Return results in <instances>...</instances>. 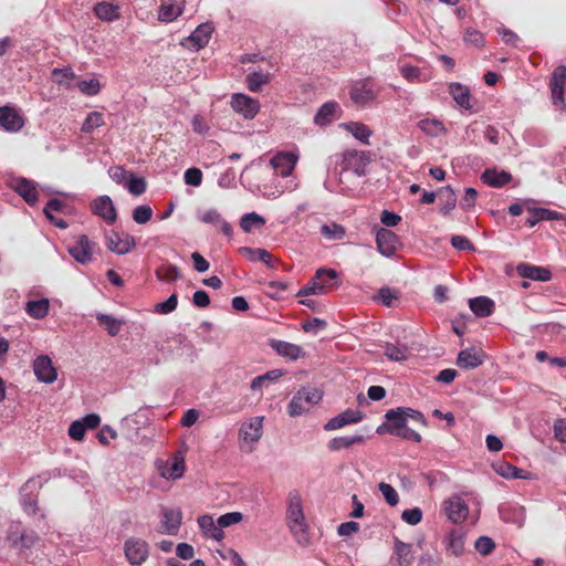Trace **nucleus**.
<instances>
[{"label": "nucleus", "instance_id": "f3484780", "mask_svg": "<svg viewBox=\"0 0 566 566\" xmlns=\"http://www.w3.org/2000/svg\"><path fill=\"white\" fill-rule=\"evenodd\" d=\"M485 353L475 347L461 350L457 357V365L463 369H474L484 363Z\"/></svg>", "mask_w": 566, "mask_h": 566}, {"label": "nucleus", "instance_id": "c85d7f7f", "mask_svg": "<svg viewBox=\"0 0 566 566\" xmlns=\"http://www.w3.org/2000/svg\"><path fill=\"white\" fill-rule=\"evenodd\" d=\"M511 174L504 170L497 171L496 169H485L481 175V180L485 185L494 188H501L505 186L511 181Z\"/></svg>", "mask_w": 566, "mask_h": 566}, {"label": "nucleus", "instance_id": "052dcab7", "mask_svg": "<svg viewBox=\"0 0 566 566\" xmlns=\"http://www.w3.org/2000/svg\"><path fill=\"white\" fill-rule=\"evenodd\" d=\"M198 220L203 223L217 226L222 221V217L216 209H209V210L199 212Z\"/></svg>", "mask_w": 566, "mask_h": 566}, {"label": "nucleus", "instance_id": "a18cd8bd", "mask_svg": "<svg viewBox=\"0 0 566 566\" xmlns=\"http://www.w3.org/2000/svg\"><path fill=\"white\" fill-rule=\"evenodd\" d=\"M240 252L243 255L248 256L251 261H261L270 268L274 266L272 263L271 253L264 249H260V248L254 249V248L243 247L240 249Z\"/></svg>", "mask_w": 566, "mask_h": 566}, {"label": "nucleus", "instance_id": "e433bc0d", "mask_svg": "<svg viewBox=\"0 0 566 566\" xmlns=\"http://www.w3.org/2000/svg\"><path fill=\"white\" fill-rule=\"evenodd\" d=\"M94 13L96 17L104 21H114L119 17V7L115 3L98 2L94 7Z\"/></svg>", "mask_w": 566, "mask_h": 566}, {"label": "nucleus", "instance_id": "ddd939ff", "mask_svg": "<svg viewBox=\"0 0 566 566\" xmlns=\"http://www.w3.org/2000/svg\"><path fill=\"white\" fill-rule=\"evenodd\" d=\"M443 505L448 518L453 523H461L468 517L469 507L461 496L453 495Z\"/></svg>", "mask_w": 566, "mask_h": 566}, {"label": "nucleus", "instance_id": "5701e85b", "mask_svg": "<svg viewBox=\"0 0 566 566\" xmlns=\"http://www.w3.org/2000/svg\"><path fill=\"white\" fill-rule=\"evenodd\" d=\"M361 420V412L359 410L347 409L338 416L328 420L324 426L325 430L332 431L343 428L346 424L356 423Z\"/></svg>", "mask_w": 566, "mask_h": 566}, {"label": "nucleus", "instance_id": "0eeeda50", "mask_svg": "<svg viewBox=\"0 0 566 566\" xmlns=\"http://www.w3.org/2000/svg\"><path fill=\"white\" fill-rule=\"evenodd\" d=\"M149 554L147 542L140 538H128L125 542V555L132 565L143 564Z\"/></svg>", "mask_w": 566, "mask_h": 566}, {"label": "nucleus", "instance_id": "39448f33", "mask_svg": "<svg viewBox=\"0 0 566 566\" xmlns=\"http://www.w3.org/2000/svg\"><path fill=\"white\" fill-rule=\"evenodd\" d=\"M549 87L552 93V102L555 107L564 111L566 104L564 101V92L566 90V66H557L551 76Z\"/></svg>", "mask_w": 566, "mask_h": 566}, {"label": "nucleus", "instance_id": "4d7b16f0", "mask_svg": "<svg viewBox=\"0 0 566 566\" xmlns=\"http://www.w3.org/2000/svg\"><path fill=\"white\" fill-rule=\"evenodd\" d=\"M377 300L385 306L390 307L398 300V293L390 287H381L378 292Z\"/></svg>", "mask_w": 566, "mask_h": 566}, {"label": "nucleus", "instance_id": "a878e982", "mask_svg": "<svg viewBox=\"0 0 566 566\" xmlns=\"http://www.w3.org/2000/svg\"><path fill=\"white\" fill-rule=\"evenodd\" d=\"M394 554L397 566H410L415 560L412 545L400 541L398 537L394 539Z\"/></svg>", "mask_w": 566, "mask_h": 566}, {"label": "nucleus", "instance_id": "13d9d810", "mask_svg": "<svg viewBox=\"0 0 566 566\" xmlns=\"http://www.w3.org/2000/svg\"><path fill=\"white\" fill-rule=\"evenodd\" d=\"M475 549L483 556H488L495 547V543L488 536H481L475 541Z\"/></svg>", "mask_w": 566, "mask_h": 566}, {"label": "nucleus", "instance_id": "7ed1b4c3", "mask_svg": "<svg viewBox=\"0 0 566 566\" xmlns=\"http://www.w3.org/2000/svg\"><path fill=\"white\" fill-rule=\"evenodd\" d=\"M263 433V417H253L244 421L239 430L240 449L251 453Z\"/></svg>", "mask_w": 566, "mask_h": 566}, {"label": "nucleus", "instance_id": "79ce46f5", "mask_svg": "<svg viewBox=\"0 0 566 566\" xmlns=\"http://www.w3.org/2000/svg\"><path fill=\"white\" fill-rule=\"evenodd\" d=\"M361 442H364V437L361 434L337 437L328 442V449L332 451H339Z\"/></svg>", "mask_w": 566, "mask_h": 566}, {"label": "nucleus", "instance_id": "338daca9", "mask_svg": "<svg viewBox=\"0 0 566 566\" xmlns=\"http://www.w3.org/2000/svg\"><path fill=\"white\" fill-rule=\"evenodd\" d=\"M464 41L474 46H482L484 43V36L478 30L468 29L464 34Z\"/></svg>", "mask_w": 566, "mask_h": 566}, {"label": "nucleus", "instance_id": "0e129e2a", "mask_svg": "<svg viewBox=\"0 0 566 566\" xmlns=\"http://www.w3.org/2000/svg\"><path fill=\"white\" fill-rule=\"evenodd\" d=\"M242 518H243V515L240 512H230V513H226V514L221 515L218 518V522H219L220 528L222 530L223 527H229L231 525H234V524L241 522Z\"/></svg>", "mask_w": 566, "mask_h": 566}, {"label": "nucleus", "instance_id": "6e6552de", "mask_svg": "<svg viewBox=\"0 0 566 566\" xmlns=\"http://www.w3.org/2000/svg\"><path fill=\"white\" fill-rule=\"evenodd\" d=\"M212 32L213 27L211 23H201L181 44L189 50L199 51L208 44Z\"/></svg>", "mask_w": 566, "mask_h": 566}, {"label": "nucleus", "instance_id": "bb28decb", "mask_svg": "<svg viewBox=\"0 0 566 566\" xmlns=\"http://www.w3.org/2000/svg\"><path fill=\"white\" fill-rule=\"evenodd\" d=\"M449 93L453 97L454 102L463 109L473 112V105L471 104L470 90L460 84L451 83L449 85Z\"/></svg>", "mask_w": 566, "mask_h": 566}, {"label": "nucleus", "instance_id": "5fc2aeb1", "mask_svg": "<svg viewBox=\"0 0 566 566\" xmlns=\"http://www.w3.org/2000/svg\"><path fill=\"white\" fill-rule=\"evenodd\" d=\"M78 90L88 96H93L99 93L101 84L97 78L83 80L77 83Z\"/></svg>", "mask_w": 566, "mask_h": 566}, {"label": "nucleus", "instance_id": "f704fd0d", "mask_svg": "<svg viewBox=\"0 0 566 566\" xmlns=\"http://www.w3.org/2000/svg\"><path fill=\"white\" fill-rule=\"evenodd\" d=\"M319 232L328 241H340L346 235L345 227L334 221L322 224Z\"/></svg>", "mask_w": 566, "mask_h": 566}, {"label": "nucleus", "instance_id": "cd10ccee", "mask_svg": "<svg viewBox=\"0 0 566 566\" xmlns=\"http://www.w3.org/2000/svg\"><path fill=\"white\" fill-rule=\"evenodd\" d=\"M271 346L276 353L282 356L290 358L292 360H296L301 357H304L305 352L303 348L296 344H292L284 340H272Z\"/></svg>", "mask_w": 566, "mask_h": 566}, {"label": "nucleus", "instance_id": "de8ad7c7", "mask_svg": "<svg viewBox=\"0 0 566 566\" xmlns=\"http://www.w3.org/2000/svg\"><path fill=\"white\" fill-rule=\"evenodd\" d=\"M264 224L265 219L256 212L245 213L240 219V227L245 233L251 232L253 228H262Z\"/></svg>", "mask_w": 566, "mask_h": 566}, {"label": "nucleus", "instance_id": "423d86ee", "mask_svg": "<svg viewBox=\"0 0 566 566\" xmlns=\"http://www.w3.org/2000/svg\"><path fill=\"white\" fill-rule=\"evenodd\" d=\"M349 95L355 104L364 106L377 97L378 90L370 78H366L356 82L352 86Z\"/></svg>", "mask_w": 566, "mask_h": 566}, {"label": "nucleus", "instance_id": "c756f323", "mask_svg": "<svg viewBox=\"0 0 566 566\" xmlns=\"http://www.w3.org/2000/svg\"><path fill=\"white\" fill-rule=\"evenodd\" d=\"M470 310L479 317L490 316L494 310V302L486 296H478L469 300Z\"/></svg>", "mask_w": 566, "mask_h": 566}, {"label": "nucleus", "instance_id": "3c124183", "mask_svg": "<svg viewBox=\"0 0 566 566\" xmlns=\"http://www.w3.org/2000/svg\"><path fill=\"white\" fill-rule=\"evenodd\" d=\"M179 275V269L172 264H165L156 270V276L160 281H176Z\"/></svg>", "mask_w": 566, "mask_h": 566}, {"label": "nucleus", "instance_id": "e2e57ef3", "mask_svg": "<svg viewBox=\"0 0 566 566\" xmlns=\"http://www.w3.org/2000/svg\"><path fill=\"white\" fill-rule=\"evenodd\" d=\"M401 518L409 525H417L422 520V511L419 507L405 510Z\"/></svg>", "mask_w": 566, "mask_h": 566}, {"label": "nucleus", "instance_id": "a211bd4d", "mask_svg": "<svg viewBox=\"0 0 566 566\" xmlns=\"http://www.w3.org/2000/svg\"><path fill=\"white\" fill-rule=\"evenodd\" d=\"M182 521V512L180 509L164 507L161 511V533L176 535L180 528Z\"/></svg>", "mask_w": 566, "mask_h": 566}, {"label": "nucleus", "instance_id": "a19ab883", "mask_svg": "<svg viewBox=\"0 0 566 566\" xmlns=\"http://www.w3.org/2000/svg\"><path fill=\"white\" fill-rule=\"evenodd\" d=\"M338 104L336 102H327L324 103L319 109L317 111L314 122L319 126H324L333 120L334 114L338 108Z\"/></svg>", "mask_w": 566, "mask_h": 566}, {"label": "nucleus", "instance_id": "bf43d9fd", "mask_svg": "<svg viewBox=\"0 0 566 566\" xmlns=\"http://www.w3.org/2000/svg\"><path fill=\"white\" fill-rule=\"evenodd\" d=\"M185 182L189 186L198 187L202 182V172L198 168H188L184 175Z\"/></svg>", "mask_w": 566, "mask_h": 566}, {"label": "nucleus", "instance_id": "412c9836", "mask_svg": "<svg viewBox=\"0 0 566 566\" xmlns=\"http://www.w3.org/2000/svg\"><path fill=\"white\" fill-rule=\"evenodd\" d=\"M298 157L292 153H279L271 159V165L277 175L287 177L292 174Z\"/></svg>", "mask_w": 566, "mask_h": 566}, {"label": "nucleus", "instance_id": "20e7f679", "mask_svg": "<svg viewBox=\"0 0 566 566\" xmlns=\"http://www.w3.org/2000/svg\"><path fill=\"white\" fill-rule=\"evenodd\" d=\"M322 400V392L316 388L303 387L293 396L289 403L291 417H297L308 411Z\"/></svg>", "mask_w": 566, "mask_h": 566}, {"label": "nucleus", "instance_id": "4c0bfd02", "mask_svg": "<svg viewBox=\"0 0 566 566\" xmlns=\"http://www.w3.org/2000/svg\"><path fill=\"white\" fill-rule=\"evenodd\" d=\"M418 127L426 135L438 137L446 134L447 129L443 123L437 118H424L418 122Z\"/></svg>", "mask_w": 566, "mask_h": 566}, {"label": "nucleus", "instance_id": "4468645a", "mask_svg": "<svg viewBox=\"0 0 566 566\" xmlns=\"http://www.w3.org/2000/svg\"><path fill=\"white\" fill-rule=\"evenodd\" d=\"M94 214L103 218L106 223L113 224L117 219V212L108 196H99L91 205Z\"/></svg>", "mask_w": 566, "mask_h": 566}, {"label": "nucleus", "instance_id": "49530a36", "mask_svg": "<svg viewBox=\"0 0 566 566\" xmlns=\"http://www.w3.org/2000/svg\"><path fill=\"white\" fill-rule=\"evenodd\" d=\"M409 355L407 345H397L387 343L385 345V356L392 361H405Z\"/></svg>", "mask_w": 566, "mask_h": 566}, {"label": "nucleus", "instance_id": "69168bd1", "mask_svg": "<svg viewBox=\"0 0 566 566\" xmlns=\"http://www.w3.org/2000/svg\"><path fill=\"white\" fill-rule=\"evenodd\" d=\"M451 244L454 249L459 251H473L474 247L471 241L463 235H453L451 238Z\"/></svg>", "mask_w": 566, "mask_h": 566}, {"label": "nucleus", "instance_id": "c03bdc74", "mask_svg": "<svg viewBox=\"0 0 566 566\" xmlns=\"http://www.w3.org/2000/svg\"><path fill=\"white\" fill-rule=\"evenodd\" d=\"M96 319L98 324L103 326L111 336H116L125 323L123 319H118L107 314H97Z\"/></svg>", "mask_w": 566, "mask_h": 566}, {"label": "nucleus", "instance_id": "37998d69", "mask_svg": "<svg viewBox=\"0 0 566 566\" xmlns=\"http://www.w3.org/2000/svg\"><path fill=\"white\" fill-rule=\"evenodd\" d=\"M465 537L461 531L453 530L448 534V549L455 556H460L464 551Z\"/></svg>", "mask_w": 566, "mask_h": 566}, {"label": "nucleus", "instance_id": "9b49d317", "mask_svg": "<svg viewBox=\"0 0 566 566\" xmlns=\"http://www.w3.org/2000/svg\"><path fill=\"white\" fill-rule=\"evenodd\" d=\"M135 245V238L128 233L120 235L118 232L111 231L106 235V247L116 254H126L132 251Z\"/></svg>", "mask_w": 566, "mask_h": 566}, {"label": "nucleus", "instance_id": "58836bf2", "mask_svg": "<svg viewBox=\"0 0 566 566\" xmlns=\"http://www.w3.org/2000/svg\"><path fill=\"white\" fill-rule=\"evenodd\" d=\"M185 471V460L182 457L175 455L171 463H167L161 469V476L165 479L176 480L179 479Z\"/></svg>", "mask_w": 566, "mask_h": 566}, {"label": "nucleus", "instance_id": "2f4dec72", "mask_svg": "<svg viewBox=\"0 0 566 566\" xmlns=\"http://www.w3.org/2000/svg\"><path fill=\"white\" fill-rule=\"evenodd\" d=\"M185 9V1L180 4L176 3H163L158 10V20L161 22H172L180 17Z\"/></svg>", "mask_w": 566, "mask_h": 566}, {"label": "nucleus", "instance_id": "473e14b6", "mask_svg": "<svg viewBox=\"0 0 566 566\" xmlns=\"http://www.w3.org/2000/svg\"><path fill=\"white\" fill-rule=\"evenodd\" d=\"M492 467L499 475L505 479H527V472L509 462L499 461Z\"/></svg>", "mask_w": 566, "mask_h": 566}, {"label": "nucleus", "instance_id": "774afa93", "mask_svg": "<svg viewBox=\"0 0 566 566\" xmlns=\"http://www.w3.org/2000/svg\"><path fill=\"white\" fill-rule=\"evenodd\" d=\"M85 428L81 420L73 421L69 427V436L76 441H81L85 434Z\"/></svg>", "mask_w": 566, "mask_h": 566}, {"label": "nucleus", "instance_id": "603ef678", "mask_svg": "<svg viewBox=\"0 0 566 566\" xmlns=\"http://www.w3.org/2000/svg\"><path fill=\"white\" fill-rule=\"evenodd\" d=\"M126 189L134 196H140L146 191L147 185L144 178L130 176L125 185Z\"/></svg>", "mask_w": 566, "mask_h": 566}, {"label": "nucleus", "instance_id": "f03ea898", "mask_svg": "<svg viewBox=\"0 0 566 566\" xmlns=\"http://www.w3.org/2000/svg\"><path fill=\"white\" fill-rule=\"evenodd\" d=\"M339 274L333 269L321 268L316 271L314 277L304 285L297 295H321L338 286Z\"/></svg>", "mask_w": 566, "mask_h": 566}, {"label": "nucleus", "instance_id": "6ab92c4d", "mask_svg": "<svg viewBox=\"0 0 566 566\" xmlns=\"http://www.w3.org/2000/svg\"><path fill=\"white\" fill-rule=\"evenodd\" d=\"M376 243L379 253L384 256H392L398 247V237L388 229H380L376 234Z\"/></svg>", "mask_w": 566, "mask_h": 566}, {"label": "nucleus", "instance_id": "1a4fd4ad", "mask_svg": "<svg viewBox=\"0 0 566 566\" xmlns=\"http://www.w3.org/2000/svg\"><path fill=\"white\" fill-rule=\"evenodd\" d=\"M94 247L95 243L91 242L87 235L81 234L74 244L67 248V251L76 262L86 264L92 260Z\"/></svg>", "mask_w": 566, "mask_h": 566}, {"label": "nucleus", "instance_id": "c9c22d12", "mask_svg": "<svg viewBox=\"0 0 566 566\" xmlns=\"http://www.w3.org/2000/svg\"><path fill=\"white\" fill-rule=\"evenodd\" d=\"M344 169L352 168L355 170L357 175H363L365 166V156L363 153L357 150H346L344 153Z\"/></svg>", "mask_w": 566, "mask_h": 566}, {"label": "nucleus", "instance_id": "680f3d73", "mask_svg": "<svg viewBox=\"0 0 566 566\" xmlns=\"http://www.w3.org/2000/svg\"><path fill=\"white\" fill-rule=\"evenodd\" d=\"M177 304V295L172 294L165 302L156 304L155 311L160 314H168L176 310Z\"/></svg>", "mask_w": 566, "mask_h": 566}, {"label": "nucleus", "instance_id": "9d476101", "mask_svg": "<svg viewBox=\"0 0 566 566\" xmlns=\"http://www.w3.org/2000/svg\"><path fill=\"white\" fill-rule=\"evenodd\" d=\"M231 106L245 119L254 118L260 109V104L256 99L241 93H237L232 96Z\"/></svg>", "mask_w": 566, "mask_h": 566}, {"label": "nucleus", "instance_id": "7c9ffc66", "mask_svg": "<svg viewBox=\"0 0 566 566\" xmlns=\"http://www.w3.org/2000/svg\"><path fill=\"white\" fill-rule=\"evenodd\" d=\"M49 310H50V302L45 297L40 298V300L28 301L24 306L25 313L34 319L44 318L49 314Z\"/></svg>", "mask_w": 566, "mask_h": 566}, {"label": "nucleus", "instance_id": "f8f14e48", "mask_svg": "<svg viewBox=\"0 0 566 566\" xmlns=\"http://www.w3.org/2000/svg\"><path fill=\"white\" fill-rule=\"evenodd\" d=\"M385 418L387 423L377 428V433H389L391 436L399 434L402 428L406 427L407 419L402 413V407L390 409L386 412Z\"/></svg>", "mask_w": 566, "mask_h": 566}, {"label": "nucleus", "instance_id": "72a5a7b5", "mask_svg": "<svg viewBox=\"0 0 566 566\" xmlns=\"http://www.w3.org/2000/svg\"><path fill=\"white\" fill-rule=\"evenodd\" d=\"M440 201V212L444 216L449 214L457 205V196L450 186L442 187L438 191Z\"/></svg>", "mask_w": 566, "mask_h": 566}, {"label": "nucleus", "instance_id": "09e8293b", "mask_svg": "<svg viewBox=\"0 0 566 566\" xmlns=\"http://www.w3.org/2000/svg\"><path fill=\"white\" fill-rule=\"evenodd\" d=\"M105 124L104 122V116L102 113L99 112H91L87 114L83 125H82V128L81 130L83 133H92L93 130H95L96 128L103 126Z\"/></svg>", "mask_w": 566, "mask_h": 566}, {"label": "nucleus", "instance_id": "b1692460", "mask_svg": "<svg viewBox=\"0 0 566 566\" xmlns=\"http://www.w3.org/2000/svg\"><path fill=\"white\" fill-rule=\"evenodd\" d=\"M527 211L530 217L526 219L525 223L530 228H533L539 221L544 220H566L564 214L546 208H528Z\"/></svg>", "mask_w": 566, "mask_h": 566}, {"label": "nucleus", "instance_id": "aec40b11", "mask_svg": "<svg viewBox=\"0 0 566 566\" xmlns=\"http://www.w3.org/2000/svg\"><path fill=\"white\" fill-rule=\"evenodd\" d=\"M12 189L19 193L27 203L34 206L39 200L35 184L27 178H17L11 184Z\"/></svg>", "mask_w": 566, "mask_h": 566}, {"label": "nucleus", "instance_id": "ea45409f", "mask_svg": "<svg viewBox=\"0 0 566 566\" xmlns=\"http://www.w3.org/2000/svg\"><path fill=\"white\" fill-rule=\"evenodd\" d=\"M356 139L365 145H369V138L373 134L371 129L363 123L349 122L343 125Z\"/></svg>", "mask_w": 566, "mask_h": 566}, {"label": "nucleus", "instance_id": "dca6fc26", "mask_svg": "<svg viewBox=\"0 0 566 566\" xmlns=\"http://www.w3.org/2000/svg\"><path fill=\"white\" fill-rule=\"evenodd\" d=\"M0 125L8 132H19L24 126V117L11 106L0 107Z\"/></svg>", "mask_w": 566, "mask_h": 566}, {"label": "nucleus", "instance_id": "6e6d98bb", "mask_svg": "<svg viewBox=\"0 0 566 566\" xmlns=\"http://www.w3.org/2000/svg\"><path fill=\"white\" fill-rule=\"evenodd\" d=\"M378 488H379V491L381 492L382 496L385 497L386 502L390 506H395L398 504L399 495H398L397 491L390 484H388L386 482H380Z\"/></svg>", "mask_w": 566, "mask_h": 566}, {"label": "nucleus", "instance_id": "864d4df0", "mask_svg": "<svg viewBox=\"0 0 566 566\" xmlns=\"http://www.w3.org/2000/svg\"><path fill=\"white\" fill-rule=\"evenodd\" d=\"M153 217V209L148 205L137 206L133 210V220L138 224H145Z\"/></svg>", "mask_w": 566, "mask_h": 566}, {"label": "nucleus", "instance_id": "8fccbe9b", "mask_svg": "<svg viewBox=\"0 0 566 566\" xmlns=\"http://www.w3.org/2000/svg\"><path fill=\"white\" fill-rule=\"evenodd\" d=\"M245 82L250 91L258 92L262 85L269 82V74L264 72H253L247 75Z\"/></svg>", "mask_w": 566, "mask_h": 566}, {"label": "nucleus", "instance_id": "4be33fe9", "mask_svg": "<svg viewBox=\"0 0 566 566\" xmlns=\"http://www.w3.org/2000/svg\"><path fill=\"white\" fill-rule=\"evenodd\" d=\"M198 525L202 535L207 538L221 541L224 537L223 531L220 528L218 520L214 521L211 515H202L198 518Z\"/></svg>", "mask_w": 566, "mask_h": 566}, {"label": "nucleus", "instance_id": "2eb2a0df", "mask_svg": "<svg viewBox=\"0 0 566 566\" xmlns=\"http://www.w3.org/2000/svg\"><path fill=\"white\" fill-rule=\"evenodd\" d=\"M33 371L36 378L45 384H52L57 377V371L49 356L41 355L33 361Z\"/></svg>", "mask_w": 566, "mask_h": 566}, {"label": "nucleus", "instance_id": "393cba45", "mask_svg": "<svg viewBox=\"0 0 566 566\" xmlns=\"http://www.w3.org/2000/svg\"><path fill=\"white\" fill-rule=\"evenodd\" d=\"M516 271L520 276L539 282L549 281L552 273L548 269L522 263L517 265Z\"/></svg>", "mask_w": 566, "mask_h": 566}, {"label": "nucleus", "instance_id": "f257e3e1", "mask_svg": "<svg viewBox=\"0 0 566 566\" xmlns=\"http://www.w3.org/2000/svg\"><path fill=\"white\" fill-rule=\"evenodd\" d=\"M286 521L295 541L302 546L308 545V526L303 513L302 497L296 490L291 491L287 495Z\"/></svg>", "mask_w": 566, "mask_h": 566}]
</instances>
